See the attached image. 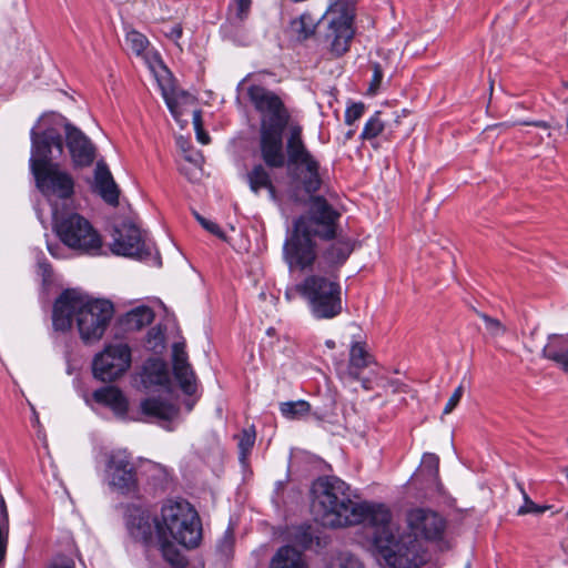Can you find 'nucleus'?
<instances>
[{
  "label": "nucleus",
  "mask_w": 568,
  "mask_h": 568,
  "mask_svg": "<svg viewBox=\"0 0 568 568\" xmlns=\"http://www.w3.org/2000/svg\"><path fill=\"white\" fill-rule=\"evenodd\" d=\"M339 217L341 214L323 196H311L308 214L297 220L305 221L306 233L331 240L337 234Z\"/></svg>",
  "instance_id": "nucleus-10"
},
{
  "label": "nucleus",
  "mask_w": 568,
  "mask_h": 568,
  "mask_svg": "<svg viewBox=\"0 0 568 568\" xmlns=\"http://www.w3.org/2000/svg\"><path fill=\"white\" fill-rule=\"evenodd\" d=\"M172 361L174 366H182L190 364L184 343H174L172 347Z\"/></svg>",
  "instance_id": "nucleus-40"
},
{
  "label": "nucleus",
  "mask_w": 568,
  "mask_h": 568,
  "mask_svg": "<svg viewBox=\"0 0 568 568\" xmlns=\"http://www.w3.org/2000/svg\"><path fill=\"white\" fill-rule=\"evenodd\" d=\"M463 394H464V387H463V385H459L454 390V393L452 394V396L449 397L448 402L446 403V405L444 407L443 413L445 415L450 414L454 410V408L458 405Z\"/></svg>",
  "instance_id": "nucleus-42"
},
{
  "label": "nucleus",
  "mask_w": 568,
  "mask_h": 568,
  "mask_svg": "<svg viewBox=\"0 0 568 568\" xmlns=\"http://www.w3.org/2000/svg\"><path fill=\"white\" fill-rule=\"evenodd\" d=\"M268 568H307L302 552L292 546H283L273 556Z\"/></svg>",
  "instance_id": "nucleus-23"
},
{
  "label": "nucleus",
  "mask_w": 568,
  "mask_h": 568,
  "mask_svg": "<svg viewBox=\"0 0 568 568\" xmlns=\"http://www.w3.org/2000/svg\"><path fill=\"white\" fill-rule=\"evenodd\" d=\"M382 112L376 111L365 123L361 133V139L373 140L377 138L385 129V122L381 119Z\"/></svg>",
  "instance_id": "nucleus-32"
},
{
  "label": "nucleus",
  "mask_w": 568,
  "mask_h": 568,
  "mask_svg": "<svg viewBox=\"0 0 568 568\" xmlns=\"http://www.w3.org/2000/svg\"><path fill=\"white\" fill-rule=\"evenodd\" d=\"M363 387H364L365 389H368V388H369V387L367 386L366 382H364V383H363Z\"/></svg>",
  "instance_id": "nucleus-57"
},
{
  "label": "nucleus",
  "mask_w": 568,
  "mask_h": 568,
  "mask_svg": "<svg viewBox=\"0 0 568 568\" xmlns=\"http://www.w3.org/2000/svg\"><path fill=\"white\" fill-rule=\"evenodd\" d=\"M163 33L170 40L178 42L183 34V28L180 23H174L172 26H168L163 29Z\"/></svg>",
  "instance_id": "nucleus-46"
},
{
  "label": "nucleus",
  "mask_w": 568,
  "mask_h": 568,
  "mask_svg": "<svg viewBox=\"0 0 568 568\" xmlns=\"http://www.w3.org/2000/svg\"><path fill=\"white\" fill-rule=\"evenodd\" d=\"M192 115H193L194 129L195 130L202 129V114H201V111L200 110H194Z\"/></svg>",
  "instance_id": "nucleus-51"
},
{
  "label": "nucleus",
  "mask_w": 568,
  "mask_h": 568,
  "mask_svg": "<svg viewBox=\"0 0 568 568\" xmlns=\"http://www.w3.org/2000/svg\"><path fill=\"white\" fill-rule=\"evenodd\" d=\"M235 7L234 19L243 22L250 14L252 0H233Z\"/></svg>",
  "instance_id": "nucleus-41"
},
{
  "label": "nucleus",
  "mask_w": 568,
  "mask_h": 568,
  "mask_svg": "<svg viewBox=\"0 0 568 568\" xmlns=\"http://www.w3.org/2000/svg\"><path fill=\"white\" fill-rule=\"evenodd\" d=\"M54 230L63 244L88 255H101L103 241L91 222L79 213L58 216L54 214Z\"/></svg>",
  "instance_id": "nucleus-7"
},
{
  "label": "nucleus",
  "mask_w": 568,
  "mask_h": 568,
  "mask_svg": "<svg viewBox=\"0 0 568 568\" xmlns=\"http://www.w3.org/2000/svg\"><path fill=\"white\" fill-rule=\"evenodd\" d=\"M93 398L97 403L110 407L116 416L124 417L128 413V399L115 386H104L94 390Z\"/></svg>",
  "instance_id": "nucleus-20"
},
{
  "label": "nucleus",
  "mask_w": 568,
  "mask_h": 568,
  "mask_svg": "<svg viewBox=\"0 0 568 568\" xmlns=\"http://www.w3.org/2000/svg\"><path fill=\"white\" fill-rule=\"evenodd\" d=\"M0 517L6 521L7 520V508L4 500L0 498Z\"/></svg>",
  "instance_id": "nucleus-54"
},
{
  "label": "nucleus",
  "mask_w": 568,
  "mask_h": 568,
  "mask_svg": "<svg viewBox=\"0 0 568 568\" xmlns=\"http://www.w3.org/2000/svg\"><path fill=\"white\" fill-rule=\"evenodd\" d=\"M327 345H328L329 347H333L334 342H327Z\"/></svg>",
  "instance_id": "nucleus-58"
},
{
  "label": "nucleus",
  "mask_w": 568,
  "mask_h": 568,
  "mask_svg": "<svg viewBox=\"0 0 568 568\" xmlns=\"http://www.w3.org/2000/svg\"><path fill=\"white\" fill-rule=\"evenodd\" d=\"M111 251L116 255L146 260L152 255L153 245L135 224L123 222L114 229Z\"/></svg>",
  "instance_id": "nucleus-12"
},
{
  "label": "nucleus",
  "mask_w": 568,
  "mask_h": 568,
  "mask_svg": "<svg viewBox=\"0 0 568 568\" xmlns=\"http://www.w3.org/2000/svg\"><path fill=\"white\" fill-rule=\"evenodd\" d=\"M50 568H74V564L71 560H62L59 564L52 565Z\"/></svg>",
  "instance_id": "nucleus-52"
},
{
  "label": "nucleus",
  "mask_w": 568,
  "mask_h": 568,
  "mask_svg": "<svg viewBox=\"0 0 568 568\" xmlns=\"http://www.w3.org/2000/svg\"><path fill=\"white\" fill-rule=\"evenodd\" d=\"M281 414L287 419H301L311 410L308 402L300 399L296 402H285L280 405Z\"/></svg>",
  "instance_id": "nucleus-31"
},
{
  "label": "nucleus",
  "mask_w": 568,
  "mask_h": 568,
  "mask_svg": "<svg viewBox=\"0 0 568 568\" xmlns=\"http://www.w3.org/2000/svg\"><path fill=\"white\" fill-rule=\"evenodd\" d=\"M246 181L248 183L250 190L254 194H258L261 190H266L272 200L276 197V190L273 185L271 175L266 168L262 164H255L251 171L246 174Z\"/></svg>",
  "instance_id": "nucleus-22"
},
{
  "label": "nucleus",
  "mask_w": 568,
  "mask_h": 568,
  "mask_svg": "<svg viewBox=\"0 0 568 568\" xmlns=\"http://www.w3.org/2000/svg\"><path fill=\"white\" fill-rule=\"evenodd\" d=\"M346 8H354L351 3L344 0H328V7L324 14L338 13Z\"/></svg>",
  "instance_id": "nucleus-47"
},
{
  "label": "nucleus",
  "mask_w": 568,
  "mask_h": 568,
  "mask_svg": "<svg viewBox=\"0 0 568 568\" xmlns=\"http://www.w3.org/2000/svg\"><path fill=\"white\" fill-rule=\"evenodd\" d=\"M354 18V8H346L338 13L322 16V20H327L324 42L327 44L329 51L336 57L343 55L349 49L355 33L353 27Z\"/></svg>",
  "instance_id": "nucleus-11"
},
{
  "label": "nucleus",
  "mask_w": 568,
  "mask_h": 568,
  "mask_svg": "<svg viewBox=\"0 0 568 568\" xmlns=\"http://www.w3.org/2000/svg\"><path fill=\"white\" fill-rule=\"evenodd\" d=\"M65 145L75 169L90 166L97 156L93 142L79 128L70 122L64 124Z\"/></svg>",
  "instance_id": "nucleus-16"
},
{
  "label": "nucleus",
  "mask_w": 568,
  "mask_h": 568,
  "mask_svg": "<svg viewBox=\"0 0 568 568\" xmlns=\"http://www.w3.org/2000/svg\"><path fill=\"white\" fill-rule=\"evenodd\" d=\"M423 464L429 467L433 474H437L439 459L435 454H425L423 457Z\"/></svg>",
  "instance_id": "nucleus-48"
},
{
  "label": "nucleus",
  "mask_w": 568,
  "mask_h": 568,
  "mask_svg": "<svg viewBox=\"0 0 568 568\" xmlns=\"http://www.w3.org/2000/svg\"><path fill=\"white\" fill-rule=\"evenodd\" d=\"M168 108L176 121H181L182 112L179 110L176 102L164 91L163 92Z\"/></svg>",
  "instance_id": "nucleus-49"
},
{
  "label": "nucleus",
  "mask_w": 568,
  "mask_h": 568,
  "mask_svg": "<svg viewBox=\"0 0 568 568\" xmlns=\"http://www.w3.org/2000/svg\"><path fill=\"white\" fill-rule=\"evenodd\" d=\"M272 332H273V328H268V329H267V334H268V335H271V334H272Z\"/></svg>",
  "instance_id": "nucleus-59"
},
{
  "label": "nucleus",
  "mask_w": 568,
  "mask_h": 568,
  "mask_svg": "<svg viewBox=\"0 0 568 568\" xmlns=\"http://www.w3.org/2000/svg\"><path fill=\"white\" fill-rule=\"evenodd\" d=\"M158 525L160 518L152 517L146 511H138L130 516L128 529L134 539L149 545L153 541L154 534L158 537Z\"/></svg>",
  "instance_id": "nucleus-18"
},
{
  "label": "nucleus",
  "mask_w": 568,
  "mask_h": 568,
  "mask_svg": "<svg viewBox=\"0 0 568 568\" xmlns=\"http://www.w3.org/2000/svg\"><path fill=\"white\" fill-rule=\"evenodd\" d=\"M317 272L308 274L300 283L287 286L284 295L287 301L302 297L314 318L332 320L343 311L338 274L323 271L322 262L317 263Z\"/></svg>",
  "instance_id": "nucleus-4"
},
{
  "label": "nucleus",
  "mask_w": 568,
  "mask_h": 568,
  "mask_svg": "<svg viewBox=\"0 0 568 568\" xmlns=\"http://www.w3.org/2000/svg\"><path fill=\"white\" fill-rule=\"evenodd\" d=\"M91 189L106 204L114 207L119 205L120 189L106 163L102 160L97 162Z\"/></svg>",
  "instance_id": "nucleus-17"
},
{
  "label": "nucleus",
  "mask_w": 568,
  "mask_h": 568,
  "mask_svg": "<svg viewBox=\"0 0 568 568\" xmlns=\"http://www.w3.org/2000/svg\"><path fill=\"white\" fill-rule=\"evenodd\" d=\"M312 513L327 527L364 524L368 550L393 568H419L428 554L422 540L442 538L446 520L437 511L415 507L406 513L407 534H400L390 509L383 504L354 503L349 486L337 477L317 479L312 488Z\"/></svg>",
  "instance_id": "nucleus-1"
},
{
  "label": "nucleus",
  "mask_w": 568,
  "mask_h": 568,
  "mask_svg": "<svg viewBox=\"0 0 568 568\" xmlns=\"http://www.w3.org/2000/svg\"><path fill=\"white\" fill-rule=\"evenodd\" d=\"M382 387L385 388L386 390L392 392L393 394L407 392V385L398 379H386L382 384Z\"/></svg>",
  "instance_id": "nucleus-45"
},
{
  "label": "nucleus",
  "mask_w": 568,
  "mask_h": 568,
  "mask_svg": "<svg viewBox=\"0 0 568 568\" xmlns=\"http://www.w3.org/2000/svg\"><path fill=\"white\" fill-rule=\"evenodd\" d=\"M321 19H315L310 12H303L290 23L291 33L298 40L305 41L315 34Z\"/></svg>",
  "instance_id": "nucleus-25"
},
{
  "label": "nucleus",
  "mask_w": 568,
  "mask_h": 568,
  "mask_svg": "<svg viewBox=\"0 0 568 568\" xmlns=\"http://www.w3.org/2000/svg\"><path fill=\"white\" fill-rule=\"evenodd\" d=\"M328 568H364V566L355 556L341 554L331 561Z\"/></svg>",
  "instance_id": "nucleus-35"
},
{
  "label": "nucleus",
  "mask_w": 568,
  "mask_h": 568,
  "mask_svg": "<svg viewBox=\"0 0 568 568\" xmlns=\"http://www.w3.org/2000/svg\"><path fill=\"white\" fill-rule=\"evenodd\" d=\"M364 111L365 104L363 102H356L347 106L345 110V123L347 125L354 124L358 119L363 116Z\"/></svg>",
  "instance_id": "nucleus-39"
},
{
  "label": "nucleus",
  "mask_w": 568,
  "mask_h": 568,
  "mask_svg": "<svg viewBox=\"0 0 568 568\" xmlns=\"http://www.w3.org/2000/svg\"><path fill=\"white\" fill-rule=\"evenodd\" d=\"M518 488L520 489L524 498V505L520 506L517 510L518 515L523 516L526 514H542L549 508L548 506H539L535 504L526 494L525 489L520 484H518Z\"/></svg>",
  "instance_id": "nucleus-34"
},
{
  "label": "nucleus",
  "mask_w": 568,
  "mask_h": 568,
  "mask_svg": "<svg viewBox=\"0 0 568 568\" xmlns=\"http://www.w3.org/2000/svg\"><path fill=\"white\" fill-rule=\"evenodd\" d=\"M247 95L255 110L261 114L260 151L261 158L268 168L280 169L285 164L283 152V135L290 131L291 114L282 99L273 91L261 87L250 85Z\"/></svg>",
  "instance_id": "nucleus-3"
},
{
  "label": "nucleus",
  "mask_w": 568,
  "mask_h": 568,
  "mask_svg": "<svg viewBox=\"0 0 568 568\" xmlns=\"http://www.w3.org/2000/svg\"><path fill=\"white\" fill-rule=\"evenodd\" d=\"M371 69L373 71V75L367 89V93L369 95H375L382 85V81L384 79V69L378 62L374 61L371 62Z\"/></svg>",
  "instance_id": "nucleus-36"
},
{
  "label": "nucleus",
  "mask_w": 568,
  "mask_h": 568,
  "mask_svg": "<svg viewBox=\"0 0 568 568\" xmlns=\"http://www.w3.org/2000/svg\"><path fill=\"white\" fill-rule=\"evenodd\" d=\"M173 373L185 394L192 395L196 392V377L190 364L174 366Z\"/></svg>",
  "instance_id": "nucleus-29"
},
{
  "label": "nucleus",
  "mask_w": 568,
  "mask_h": 568,
  "mask_svg": "<svg viewBox=\"0 0 568 568\" xmlns=\"http://www.w3.org/2000/svg\"><path fill=\"white\" fill-rule=\"evenodd\" d=\"M479 317L485 322L486 329L491 336H501L505 334V326L494 317L488 316L487 314L479 313Z\"/></svg>",
  "instance_id": "nucleus-38"
},
{
  "label": "nucleus",
  "mask_w": 568,
  "mask_h": 568,
  "mask_svg": "<svg viewBox=\"0 0 568 568\" xmlns=\"http://www.w3.org/2000/svg\"><path fill=\"white\" fill-rule=\"evenodd\" d=\"M542 356L568 372V348H564V336L551 335L542 348Z\"/></svg>",
  "instance_id": "nucleus-26"
},
{
  "label": "nucleus",
  "mask_w": 568,
  "mask_h": 568,
  "mask_svg": "<svg viewBox=\"0 0 568 568\" xmlns=\"http://www.w3.org/2000/svg\"><path fill=\"white\" fill-rule=\"evenodd\" d=\"M185 159L191 162H196V159H194L192 155H185Z\"/></svg>",
  "instance_id": "nucleus-55"
},
{
  "label": "nucleus",
  "mask_w": 568,
  "mask_h": 568,
  "mask_svg": "<svg viewBox=\"0 0 568 568\" xmlns=\"http://www.w3.org/2000/svg\"><path fill=\"white\" fill-rule=\"evenodd\" d=\"M171 537H158L159 548L163 559L173 568H184L187 564L186 558L172 542Z\"/></svg>",
  "instance_id": "nucleus-28"
},
{
  "label": "nucleus",
  "mask_w": 568,
  "mask_h": 568,
  "mask_svg": "<svg viewBox=\"0 0 568 568\" xmlns=\"http://www.w3.org/2000/svg\"><path fill=\"white\" fill-rule=\"evenodd\" d=\"M255 443V432L253 429H244L240 435L239 448L241 458L245 459Z\"/></svg>",
  "instance_id": "nucleus-37"
},
{
  "label": "nucleus",
  "mask_w": 568,
  "mask_h": 568,
  "mask_svg": "<svg viewBox=\"0 0 568 568\" xmlns=\"http://www.w3.org/2000/svg\"><path fill=\"white\" fill-rule=\"evenodd\" d=\"M196 132V139L200 143L202 144H207L210 142V136L209 134L202 129H197L195 130Z\"/></svg>",
  "instance_id": "nucleus-50"
},
{
  "label": "nucleus",
  "mask_w": 568,
  "mask_h": 568,
  "mask_svg": "<svg viewBox=\"0 0 568 568\" xmlns=\"http://www.w3.org/2000/svg\"><path fill=\"white\" fill-rule=\"evenodd\" d=\"M37 126H33L30 132L31 138V156L29 165L32 174L51 168L55 163L53 160V150L59 155L63 152V142L61 135L53 129H47L42 132H37Z\"/></svg>",
  "instance_id": "nucleus-13"
},
{
  "label": "nucleus",
  "mask_w": 568,
  "mask_h": 568,
  "mask_svg": "<svg viewBox=\"0 0 568 568\" xmlns=\"http://www.w3.org/2000/svg\"><path fill=\"white\" fill-rule=\"evenodd\" d=\"M525 124L535 125V126L542 128V129H546V130L549 129L548 123L545 122V121L526 122Z\"/></svg>",
  "instance_id": "nucleus-53"
},
{
  "label": "nucleus",
  "mask_w": 568,
  "mask_h": 568,
  "mask_svg": "<svg viewBox=\"0 0 568 568\" xmlns=\"http://www.w3.org/2000/svg\"><path fill=\"white\" fill-rule=\"evenodd\" d=\"M105 473L109 484L121 494L134 493L138 478L131 454L125 449H115L108 454Z\"/></svg>",
  "instance_id": "nucleus-14"
},
{
  "label": "nucleus",
  "mask_w": 568,
  "mask_h": 568,
  "mask_svg": "<svg viewBox=\"0 0 568 568\" xmlns=\"http://www.w3.org/2000/svg\"><path fill=\"white\" fill-rule=\"evenodd\" d=\"M288 175L306 194L316 193L322 185L320 162L307 149L300 124L290 126L285 144Z\"/></svg>",
  "instance_id": "nucleus-5"
},
{
  "label": "nucleus",
  "mask_w": 568,
  "mask_h": 568,
  "mask_svg": "<svg viewBox=\"0 0 568 568\" xmlns=\"http://www.w3.org/2000/svg\"><path fill=\"white\" fill-rule=\"evenodd\" d=\"M567 87H568V83H567Z\"/></svg>",
  "instance_id": "nucleus-60"
},
{
  "label": "nucleus",
  "mask_w": 568,
  "mask_h": 568,
  "mask_svg": "<svg viewBox=\"0 0 568 568\" xmlns=\"http://www.w3.org/2000/svg\"><path fill=\"white\" fill-rule=\"evenodd\" d=\"M113 313V305L106 300H94L75 290H65L54 302L52 325L55 331L67 332L75 316L81 339L91 344L102 338Z\"/></svg>",
  "instance_id": "nucleus-2"
},
{
  "label": "nucleus",
  "mask_w": 568,
  "mask_h": 568,
  "mask_svg": "<svg viewBox=\"0 0 568 568\" xmlns=\"http://www.w3.org/2000/svg\"><path fill=\"white\" fill-rule=\"evenodd\" d=\"M194 216L195 219L197 220V222L210 233L216 235V236H222V231L220 229V226L212 222V221H209L206 220L205 217H203L202 215H200L197 212H194Z\"/></svg>",
  "instance_id": "nucleus-44"
},
{
  "label": "nucleus",
  "mask_w": 568,
  "mask_h": 568,
  "mask_svg": "<svg viewBox=\"0 0 568 568\" xmlns=\"http://www.w3.org/2000/svg\"><path fill=\"white\" fill-rule=\"evenodd\" d=\"M283 255L290 270L304 271L315 263L317 257L315 243L313 236L306 233L304 220L294 222L292 235L284 243Z\"/></svg>",
  "instance_id": "nucleus-8"
},
{
  "label": "nucleus",
  "mask_w": 568,
  "mask_h": 568,
  "mask_svg": "<svg viewBox=\"0 0 568 568\" xmlns=\"http://www.w3.org/2000/svg\"><path fill=\"white\" fill-rule=\"evenodd\" d=\"M352 251L353 245L349 240H338L324 252L320 262L327 264L326 271H334L338 274V267L345 263Z\"/></svg>",
  "instance_id": "nucleus-21"
},
{
  "label": "nucleus",
  "mask_w": 568,
  "mask_h": 568,
  "mask_svg": "<svg viewBox=\"0 0 568 568\" xmlns=\"http://www.w3.org/2000/svg\"><path fill=\"white\" fill-rule=\"evenodd\" d=\"M131 365V348L123 343L110 344L92 362L93 376L112 382L122 376Z\"/></svg>",
  "instance_id": "nucleus-9"
},
{
  "label": "nucleus",
  "mask_w": 568,
  "mask_h": 568,
  "mask_svg": "<svg viewBox=\"0 0 568 568\" xmlns=\"http://www.w3.org/2000/svg\"><path fill=\"white\" fill-rule=\"evenodd\" d=\"M233 542H234V531L231 527H229L225 530L224 536L222 537V539L219 542L220 551L227 555L233 547Z\"/></svg>",
  "instance_id": "nucleus-43"
},
{
  "label": "nucleus",
  "mask_w": 568,
  "mask_h": 568,
  "mask_svg": "<svg viewBox=\"0 0 568 568\" xmlns=\"http://www.w3.org/2000/svg\"><path fill=\"white\" fill-rule=\"evenodd\" d=\"M141 413L150 418L170 422L178 416L179 408L162 397H149L140 404Z\"/></svg>",
  "instance_id": "nucleus-19"
},
{
  "label": "nucleus",
  "mask_w": 568,
  "mask_h": 568,
  "mask_svg": "<svg viewBox=\"0 0 568 568\" xmlns=\"http://www.w3.org/2000/svg\"><path fill=\"white\" fill-rule=\"evenodd\" d=\"M171 537L185 548H195L202 539V525L197 511L185 501H168L161 508L158 537Z\"/></svg>",
  "instance_id": "nucleus-6"
},
{
  "label": "nucleus",
  "mask_w": 568,
  "mask_h": 568,
  "mask_svg": "<svg viewBox=\"0 0 568 568\" xmlns=\"http://www.w3.org/2000/svg\"><path fill=\"white\" fill-rule=\"evenodd\" d=\"M145 379L152 384L163 385L168 382L165 364L160 359H150L144 366Z\"/></svg>",
  "instance_id": "nucleus-30"
},
{
  "label": "nucleus",
  "mask_w": 568,
  "mask_h": 568,
  "mask_svg": "<svg viewBox=\"0 0 568 568\" xmlns=\"http://www.w3.org/2000/svg\"><path fill=\"white\" fill-rule=\"evenodd\" d=\"M156 264L160 266L161 265V258L158 256L156 257Z\"/></svg>",
  "instance_id": "nucleus-56"
},
{
  "label": "nucleus",
  "mask_w": 568,
  "mask_h": 568,
  "mask_svg": "<svg viewBox=\"0 0 568 568\" xmlns=\"http://www.w3.org/2000/svg\"><path fill=\"white\" fill-rule=\"evenodd\" d=\"M125 42L128 47L136 54H141L149 44L146 37L135 30H130L126 32Z\"/></svg>",
  "instance_id": "nucleus-33"
},
{
  "label": "nucleus",
  "mask_w": 568,
  "mask_h": 568,
  "mask_svg": "<svg viewBox=\"0 0 568 568\" xmlns=\"http://www.w3.org/2000/svg\"><path fill=\"white\" fill-rule=\"evenodd\" d=\"M373 362V356L367 352L365 344L354 342L349 349L348 373L354 379L359 378L361 372Z\"/></svg>",
  "instance_id": "nucleus-24"
},
{
  "label": "nucleus",
  "mask_w": 568,
  "mask_h": 568,
  "mask_svg": "<svg viewBox=\"0 0 568 568\" xmlns=\"http://www.w3.org/2000/svg\"><path fill=\"white\" fill-rule=\"evenodd\" d=\"M154 320V313L149 306H139L124 315L123 324L129 331H140L150 325Z\"/></svg>",
  "instance_id": "nucleus-27"
},
{
  "label": "nucleus",
  "mask_w": 568,
  "mask_h": 568,
  "mask_svg": "<svg viewBox=\"0 0 568 568\" xmlns=\"http://www.w3.org/2000/svg\"><path fill=\"white\" fill-rule=\"evenodd\" d=\"M33 176L37 187L44 195L69 199L74 193V180L72 175L61 170L58 163L33 174Z\"/></svg>",
  "instance_id": "nucleus-15"
}]
</instances>
